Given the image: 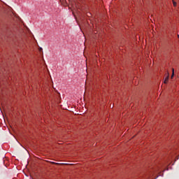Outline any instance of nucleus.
Masks as SVG:
<instances>
[{"mask_svg":"<svg viewBox=\"0 0 179 179\" xmlns=\"http://www.w3.org/2000/svg\"><path fill=\"white\" fill-rule=\"evenodd\" d=\"M173 76H174V69H172V76H171L172 78H173Z\"/></svg>","mask_w":179,"mask_h":179,"instance_id":"f03ea898","label":"nucleus"},{"mask_svg":"<svg viewBox=\"0 0 179 179\" xmlns=\"http://www.w3.org/2000/svg\"><path fill=\"white\" fill-rule=\"evenodd\" d=\"M52 164H60L59 163L52 162Z\"/></svg>","mask_w":179,"mask_h":179,"instance_id":"20e7f679","label":"nucleus"},{"mask_svg":"<svg viewBox=\"0 0 179 179\" xmlns=\"http://www.w3.org/2000/svg\"><path fill=\"white\" fill-rule=\"evenodd\" d=\"M169 82V76L165 78L164 83H167Z\"/></svg>","mask_w":179,"mask_h":179,"instance_id":"f257e3e1","label":"nucleus"},{"mask_svg":"<svg viewBox=\"0 0 179 179\" xmlns=\"http://www.w3.org/2000/svg\"><path fill=\"white\" fill-rule=\"evenodd\" d=\"M178 38H179V35H178Z\"/></svg>","mask_w":179,"mask_h":179,"instance_id":"423d86ee","label":"nucleus"},{"mask_svg":"<svg viewBox=\"0 0 179 179\" xmlns=\"http://www.w3.org/2000/svg\"><path fill=\"white\" fill-rule=\"evenodd\" d=\"M39 51H43V48H39Z\"/></svg>","mask_w":179,"mask_h":179,"instance_id":"39448f33","label":"nucleus"},{"mask_svg":"<svg viewBox=\"0 0 179 179\" xmlns=\"http://www.w3.org/2000/svg\"><path fill=\"white\" fill-rule=\"evenodd\" d=\"M173 6H177V3L176 1H173Z\"/></svg>","mask_w":179,"mask_h":179,"instance_id":"7ed1b4c3","label":"nucleus"}]
</instances>
